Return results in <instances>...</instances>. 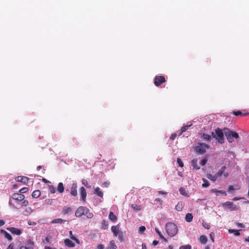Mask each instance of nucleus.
<instances>
[{
	"instance_id": "obj_21",
	"label": "nucleus",
	"mask_w": 249,
	"mask_h": 249,
	"mask_svg": "<svg viewBox=\"0 0 249 249\" xmlns=\"http://www.w3.org/2000/svg\"><path fill=\"white\" fill-rule=\"evenodd\" d=\"M65 221L62 219L61 218H56L54 219L52 221L51 223L52 224H62L63 223H64Z\"/></svg>"
},
{
	"instance_id": "obj_12",
	"label": "nucleus",
	"mask_w": 249,
	"mask_h": 249,
	"mask_svg": "<svg viewBox=\"0 0 249 249\" xmlns=\"http://www.w3.org/2000/svg\"><path fill=\"white\" fill-rule=\"evenodd\" d=\"M80 195L82 198V199L83 201H85L86 196H87V193L84 187H81L80 189Z\"/></svg>"
},
{
	"instance_id": "obj_57",
	"label": "nucleus",
	"mask_w": 249,
	"mask_h": 249,
	"mask_svg": "<svg viewBox=\"0 0 249 249\" xmlns=\"http://www.w3.org/2000/svg\"><path fill=\"white\" fill-rule=\"evenodd\" d=\"M210 238H211V240H212V241L214 242V233L213 232H211L210 234Z\"/></svg>"
},
{
	"instance_id": "obj_22",
	"label": "nucleus",
	"mask_w": 249,
	"mask_h": 249,
	"mask_svg": "<svg viewBox=\"0 0 249 249\" xmlns=\"http://www.w3.org/2000/svg\"><path fill=\"white\" fill-rule=\"evenodd\" d=\"M108 218L112 221H116L117 219L116 216L112 212L109 213Z\"/></svg>"
},
{
	"instance_id": "obj_7",
	"label": "nucleus",
	"mask_w": 249,
	"mask_h": 249,
	"mask_svg": "<svg viewBox=\"0 0 249 249\" xmlns=\"http://www.w3.org/2000/svg\"><path fill=\"white\" fill-rule=\"evenodd\" d=\"M7 230L10 231L12 234L19 235L22 233V230L14 227H8Z\"/></svg>"
},
{
	"instance_id": "obj_55",
	"label": "nucleus",
	"mask_w": 249,
	"mask_h": 249,
	"mask_svg": "<svg viewBox=\"0 0 249 249\" xmlns=\"http://www.w3.org/2000/svg\"><path fill=\"white\" fill-rule=\"evenodd\" d=\"M14 247V243H11L9 246L7 247L6 249H13Z\"/></svg>"
},
{
	"instance_id": "obj_33",
	"label": "nucleus",
	"mask_w": 249,
	"mask_h": 249,
	"mask_svg": "<svg viewBox=\"0 0 249 249\" xmlns=\"http://www.w3.org/2000/svg\"><path fill=\"white\" fill-rule=\"evenodd\" d=\"M32 209L30 208H28L27 209H26V210L23 212L22 214L24 215H28V214H30L32 213Z\"/></svg>"
},
{
	"instance_id": "obj_27",
	"label": "nucleus",
	"mask_w": 249,
	"mask_h": 249,
	"mask_svg": "<svg viewBox=\"0 0 249 249\" xmlns=\"http://www.w3.org/2000/svg\"><path fill=\"white\" fill-rule=\"evenodd\" d=\"M207 238L205 235H201L199 237V241L203 244H205L207 242Z\"/></svg>"
},
{
	"instance_id": "obj_18",
	"label": "nucleus",
	"mask_w": 249,
	"mask_h": 249,
	"mask_svg": "<svg viewBox=\"0 0 249 249\" xmlns=\"http://www.w3.org/2000/svg\"><path fill=\"white\" fill-rule=\"evenodd\" d=\"M192 166L194 167V168L198 170L200 169V167L198 166L197 164V160L196 159H194L191 161Z\"/></svg>"
},
{
	"instance_id": "obj_8",
	"label": "nucleus",
	"mask_w": 249,
	"mask_h": 249,
	"mask_svg": "<svg viewBox=\"0 0 249 249\" xmlns=\"http://www.w3.org/2000/svg\"><path fill=\"white\" fill-rule=\"evenodd\" d=\"M164 82L165 78L163 76H157L155 78L154 84L155 86H159Z\"/></svg>"
},
{
	"instance_id": "obj_41",
	"label": "nucleus",
	"mask_w": 249,
	"mask_h": 249,
	"mask_svg": "<svg viewBox=\"0 0 249 249\" xmlns=\"http://www.w3.org/2000/svg\"><path fill=\"white\" fill-rule=\"evenodd\" d=\"M49 190L52 194L54 193L56 191L55 188L53 185L49 186Z\"/></svg>"
},
{
	"instance_id": "obj_30",
	"label": "nucleus",
	"mask_w": 249,
	"mask_h": 249,
	"mask_svg": "<svg viewBox=\"0 0 249 249\" xmlns=\"http://www.w3.org/2000/svg\"><path fill=\"white\" fill-rule=\"evenodd\" d=\"M41 195V193L39 190H36L33 192L32 194V196L34 198H38Z\"/></svg>"
},
{
	"instance_id": "obj_14",
	"label": "nucleus",
	"mask_w": 249,
	"mask_h": 249,
	"mask_svg": "<svg viewBox=\"0 0 249 249\" xmlns=\"http://www.w3.org/2000/svg\"><path fill=\"white\" fill-rule=\"evenodd\" d=\"M192 125V123L191 122H188L187 125L183 126L181 128V131L178 133V135H181L183 132H185L188 128Z\"/></svg>"
},
{
	"instance_id": "obj_2",
	"label": "nucleus",
	"mask_w": 249,
	"mask_h": 249,
	"mask_svg": "<svg viewBox=\"0 0 249 249\" xmlns=\"http://www.w3.org/2000/svg\"><path fill=\"white\" fill-rule=\"evenodd\" d=\"M225 136L229 142L234 141V139H237L239 135L237 133L231 131L229 129L225 128L223 130Z\"/></svg>"
},
{
	"instance_id": "obj_34",
	"label": "nucleus",
	"mask_w": 249,
	"mask_h": 249,
	"mask_svg": "<svg viewBox=\"0 0 249 249\" xmlns=\"http://www.w3.org/2000/svg\"><path fill=\"white\" fill-rule=\"evenodd\" d=\"M109 244H110V247H109V248H111V249H117V246L115 245V242L113 240L110 241Z\"/></svg>"
},
{
	"instance_id": "obj_44",
	"label": "nucleus",
	"mask_w": 249,
	"mask_h": 249,
	"mask_svg": "<svg viewBox=\"0 0 249 249\" xmlns=\"http://www.w3.org/2000/svg\"><path fill=\"white\" fill-rule=\"evenodd\" d=\"M53 203V199H46L45 200V203L48 205H52Z\"/></svg>"
},
{
	"instance_id": "obj_4",
	"label": "nucleus",
	"mask_w": 249,
	"mask_h": 249,
	"mask_svg": "<svg viewBox=\"0 0 249 249\" xmlns=\"http://www.w3.org/2000/svg\"><path fill=\"white\" fill-rule=\"evenodd\" d=\"M209 148V146L204 143H198L195 148V151L200 154H203L206 152L207 149Z\"/></svg>"
},
{
	"instance_id": "obj_11",
	"label": "nucleus",
	"mask_w": 249,
	"mask_h": 249,
	"mask_svg": "<svg viewBox=\"0 0 249 249\" xmlns=\"http://www.w3.org/2000/svg\"><path fill=\"white\" fill-rule=\"evenodd\" d=\"M12 197L14 199L18 201L23 200L25 198V196L21 194H14Z\"/></svg>"
},
{
	"instance_id": "obj_50",
	"label": "nucleus",
	"mask_w": 249,
	"mask_h": 249,
	"mask_svg": "<svg viewBox=\"0 0 249 249\" xmlns=\"http://www.w3.org/2000/svg\"><path fill=\"white\" fill-rule=\"evenodd\" d=\"M28 189L27 187H23L20 190V192L21 193H25L28 191Z\"/></svg>"
},
{
	"instance_id": "obj_5",
	"label": "nucleus",
	"mask_w": 249,
	"mask_h": 249,
	"mask_svg": "<svg viewBox=\"0 0 249 249\" xmlns=\"http://www.w3.org/2000/svg\"><path fill=\"white\" fill-rule=\"evenodd\" d=\"M223 207L226 210H229L230 211H235L239 209V206L235 205L232 202L227 201L223 204Z\"/></svg>"
},
{
	"instance_id": "obj_28",
	"label": "nucleus",
	"mask_w": 249,
	"mask_h": 249,
	"mask_svg": "<svg viewBox=\"0 0 249 249\" xmlns=\"http://www.w3.org/2000/svg\"><path fill=\"white\" fill-rule=\"evenodd\" d=\"M239 231L238 230H234V229H229L228 230V231L229 233H234V234L235 235V236H239L240 235V233Z\"/></svg>"
},
{
	"instance_id": "obj_6",
	"label": "nucleus",
	"mask_w": 249,
	"mask_h": 249,
	"mask_svg": "<svg viewBox=\"0 0 249 249\" xmlns=\"http://www.w3.org/2000/svg\"><path fill=\"white\" fill-rule=\"evenodd\" d=\"M88 208L84 206H80L78 207L75 213V215L77 217H80L82 215H85V213L87 211Z\"/></svg>"
},
{
	"instance_id": "obj_61",
	"label": "nucleus",
	"mask_w": 249,
	"mask_h": 249,
	"mask_svg": "<svg viewBox=\"0 0 249 249\" xmlns=\"http://www.w3.org/2000/svg\"><path fill=\"white\" fill-rule=\"evenodd\" d=\"M20 249H34V248L22 246L20 248Z\"/></svg>"
},
{
	"instance_id": "obj_53",
	"label": "nucleus",
	"mask_w": 249,
	"mask_h": 249,
	"mask_svg": "<svg viewBox=\"0 0 249 249\" xmlns=\"http://www.w3.org/2000/svg\"><path fill=\"white\" fill-rule=\"evenodd\" d=\"M207 162V160L206 159H204L201 161L200 164L202 166H204V165H205Z\"/></svg>"
},
{
	"instance_id": "obj_45",
	"label": "nucleus",
	"mask_w": 249,
	"mask_h": 249,
	"mask_svg": "<svg viewBox=\"0 0 249 249\" xmlns=\"http://www.w3.org/2000/svg\"><path fill=\"white\" fill-rule=\"evenodd\" d=\"M145 231V227L143 226H141L139 229V233L140 234L142 233Z\"/></svg>"
},
{
	"instance_id": "obj_38",
	"label": "nucleus",
	"mask_w": 249,
	"mask_h": 249,
	"mask_svg": "<svg viewBox=\"0 0 249 249\" xmlns=\"http://www.w3.org/2000/svg\"><path fill=\"white\" fill-rule=\"evenodd\" d=\"M202 180L204 182V183L202 185L203 187H207L210 185V183L206 179L203 178Z\"/></svg>"
},
{
	"instance_id": "obj_58",
	"label": "nucleus",
	"mask_w": 249,
	"mask_h": 249,
	"mask_svg": "<svg viewBox=\"0 0 249 249\" xmlns=\"http://www.w3.org/2000/svg\"><path fill=\"white\" fill-rule=\"evenodd\" d=\"M236 225L239 228H244V225L243 224H242V223H236Z\"/></svg>"
},
{
	"instance_id": "obj_26",
	"label": "nucleus",
	"mask_w": 249,
	"mask_h": 249,
	"mask_svg": "<svg viewBox=\"0 0 249 249\" xmlns=\"http://www.w3.org/2000/svg\"><path fill=\"white\" fill-rule=\"evenodd\" d=\"M64 188L63 183L62 182L59 183L57 187V191L60 193H62L64 192Z\"/></svg>"
},
{
	"instance_id": "obj_25",
	"label": "nucleus",
	"mask_w": 249,
	"mask_h": 249,
	"mask_svg": "<svg viewBox=\"0 0 249 249\" xmlns=\"http://www.w3.org/2000/svg\"><path fill=\"white\" fill-rule=\"evenodd\" d=\"M207 177L208 179L212 180V181H215L217 178H218L216 174L215 175H213L212 174H208Z\"/></svg>"
},
{
	"instance_id": "obj_23",
	"label": "nucleus",
	"mask_w": 249,
	"mask_h": 249,
	"mask_svg": "<svg viewBox=\"0 0 249 249\" xmlns=\"http://www.w3.org/2000/svg\"><path fill=\"white\" fill-rule=\"evenodd\" d=\"M193 218V216L192 213H187L186 214L185 220L187 222H190L192 221Z\"/></svg>"
},
{
	"instance_id": "obj_60",
	"label": "nucleus",
	"mask_w": 249,
	"mask_h": 249,
	"mask_svg": "<svg viewBox=\"0 0 249 249\" xmlns=\"http://www.w3.org/2000/svg\"><path fill=\"white\" fill-rule=\"evenodd\" d=\"M158 194L159 195H166L167 193L162 191H158Z\"/></svg>"
},
{
	"instance_id": "obj_64",
	"label": "nucleus",
	"mask_w": 249,
	"mask_h": 249,
	"mask_svg": "<svg viewBox=\"0 0 249 249\" xmlns=\"http://www.w3.org/2000/svg\"><path fill=\"white\" fill-rule=\"evenodd\" d=\"M142 249H147L146 246L144 243H142Z\"/></svg>"
},
{
	"instance_id": "obj_39",
	"label": "nucleus",
	"mask_w": 249,
	"mask_h": 249,
	"mask_svg": "<svg viewBox=\"0 0 249 249\" xmlns=\"http://www.w3.org/2000/svg\"><path fill=\"white\" fill-rule=\"evenodd\" d=\"M131 207L135 210L139 211L141 210V206L136 204H132Z\"/></svg>"
},
{
	"instance_id": "obj_56",
	"label": "nucleus",
	"mask_w": 249,
	"mask_h": 249,
	"mask_svg": "<svg viewBox=\"0 0 249 249\" xmlns=\"http://www.w3.org/2000/svg\"><path fill=\"white\" fill-rule=\"evenodd\" d=\"M28 224L29 225L31 226H35L36 224V223L35 222L31 221H28Z\"/></svg>"
},
{
	"instance_id": "obj_15",
	"label": "nucleus",
	"mask_w": 249,
	"mask_h": 249,
	"mask_svg": "<svg viewBox=\"0 0 249 249\" xmlns=\"http://www.w3.org/2000/svg\"><path fill=\"white\" fill-rule=\"evenodd\" d=\"M0 233L4 234L5 237L9 241H12L13 240V238L11 235L4 230H0Z\"/></svg>"
},
{
	"instance_id": "obj_35",
	"label": "nucleus",
	"mask_w": 249,
	"mask_h": 249,
	"mask_svg": "<svg viewBox=\"0 0 249 249\" xmlns=\"http://www.w3.org/2000/svg\"><path fill=\"white\" fill-rule=\"evenodd\" d=\"M34 242L32 240L29 239V240L27 241V243H26V246H26V247H32V248H34Z\"/></svg>"
},
{
	"instance_id": "obj_19",
	"label": "nucleus",
	"mask_w": 249,
	"mask_h": 249,
	"mask_svg": "<svg viewBox=\"0 0 249 249\" xmlns=\"http://www.w3.org/2000/svg\"><path fill=\"white\" fill-rule=\"evenodd\" d=\"M94 193L101 197H103V193L100 190L99 187H97L95 189Z\"/></svg>"
},
{
	"instance_id": "obj_9",
	"label": "nucleus",
	"mask_w": 249,
	"mask_h": 249,
	"mask_svg": "<svg viewBox=\"0 0 249 249\" xmlns=\"http://www.w3.org/2000/svg\"><path fill=\"white\" fill-rule=\"evenodd\" d=\"M226 166H222L220 169L219 170V171L216 173V175L217 177H221L222 175L225 177H227L229 176L228 173H224V171L226 169Z\"/></svg>"
},
{
	"instance_id": "obj_37",
	"label": "nucleus",
	"mask_w": 249,
	"mask_h": 249,
	"mask_svg": "<svg viewBox=\"0 0 249 249\" xmlns=\"http://www.w3.org/2000/svg\"><path fill=\"white\" fill-rule=\"evenodd\" d=\"M179 192L181 195H183L184 196H187V194L186 193V191H185V190L184 188H183L182 187H180L179 189Z\"/></svg>"
},
{
	"instance_id": "obj_36",
	"label": "nucleus",
	"mask_w": 249,
	"mask_h": 249,
	"mask_svg": "<svg viewBox=\"0 0 249 249\" xmlns=\"http://www.w3.org/2000/svg\"><path fill=\"white\" fill-rule=\"evenodd\" d=\"M156 232L159 235L160 238L164 239L165 241H166V239L164 237V236L162 235V234L161 233L159 230L157 228L155 229Z\"/></svg>"
},
{
	"instance_id": "obj_3",
	"label": "nucleus",
	"mask_w": 249,
	"mask_h": 249,
	"mask_svg": "<svg viewBox=\"0 0 249 249\" xmlns=\"http://www.w3.org/2000/svg\"><path fill=\"white\" fill-rule=\"evenodd\" d=\"M212 135L213 137L215 138L219 143H224V132L222 129L217 128L215 130V133L212 132Z\"/></svg>"
},
{
	"instance_id": "obj_43",
	"label": "nucleus",
	"mask_w": 249,
	"mask_h": 249,
	"mask_svg": "<svg viewBox=\"0 0 249 249\" xmlns=\"http://www.w3.org/2000/svg\"><path fill=\"white\" fill-rule=\"evenodd\" d=\"M82 183L86 187L88 188H90L91 186L90 185H89L88 181L85 179H83L82 180Z\"/></svg>"
},
{
	"instance_id": "obj_17",
	"label": "nucleus",
	"mask_w": 249,
	"mask_h": 249,
	"mask_svg": "<svg viewBox=\"0 0 249 249\" xmlns=\"http://www.w3.org/2000/svg\"><path fill=\"white\" fill-rule=\"evenodd\" d=\"M76 188H77L76 184L73 183L72 185V186L71 188V194L72 196H76L77 195V193Z\"/></svg>"
},
{
	"instance_id": "obj_13",
	"label": "nucleus",
	"mask_w": 249,
	"mask_h": 249,
	"mask_svg": "<svg viewBox=\"0 0 249 249\" xmlns=\"http://www.w3.org/2000/svg\"><path fill=\"white\" fill-rule=\"evenodd\" d=\"M16 180L18 182H21L24 184L28 182V178L24 176H18L16 178Z\"/></svg>"
},
{
	"instance_id": "obj_1",
	"label": "nucleus",
	"mask_w": 249,
	"mask_h": 249,
	"mask_svg": "<svg viewBox=\"0 0 249 249\" xmlns=\"http://www.w3.org/2000/svg\"><path fill=\"white\" fill-rule=\"evenodd\" d=\"M165 230L168 235L171 237L175 236L178 231L177 226L172 222H168L166 224Z\"/></svg>"
},
{
	"instance_id": "obj_52",
	"label": "nucleus",
	"mask_w": 249,
	"mask_h": 249,
	"mask_svg": "<svg viewBox=\"0 0 249 249\" xmlns=\"http://www.w3.org/2000/svg\"><path fill=\"white\" fill-rule=\"evenodd\" d=\"M233 114L236 116L244 115L243 113L240 111H234Z\"/></svg>"
},
{
	"instance_id": "obj_20",
	"label": "nucleus",
	"mask_w": 249,
	"mask_h": 249,
	"mask_svg": "<svg viewBox=\"0 0 249 249\" xmlns=\"http://www.w3.org/2000/svg\"><path fill=\"white\" fill-rule=\"evenodd\" d=\"M72 210V209L71 207L68 206H64L62 209V213L64 214H66L70 212Z\"/></svg>"
},
{
	"instance_id": "obj_54",
	"label": "nucleus",
	"mask_w": 249,
	"mask_h": 249,
	"mask_svg": "<svg viewBox=\"0 0 249 249\" xmlns=\"http://www.w3.org/2000/svg\"><path fill=\"white\" fill-rule=\"evenodd\" d=\"M109 182L106 181L103 183L102 186L105 187H107L109 186Z\"/></svg>"
},
{
	"instance_id": "obj_48",
	"label": "nucleus",
	"mask_w": 249,
	"mask_h": 249,
	"mask_svg": "<svg viewBox=\"0 0 249 249\" xmlns=\"http://www.w3.org/2000/svg\"><path fill=\"white\" fill-rule=\"evenodd\" d=\"M177 162L180 167H183V163L181 160L179 158L177 159Z\"/></svg>"
},
{
	"instance_id": "obj_46",
	"label": "nucleus",
	"mask_w": 249,
	"mask_h": 249,
	"mask_svg": "<svg viewBox=\"0 0 249 249\" xmlns=\"http://www.w3.org/2000/svg\"><path fill=\"white\" fill-rule=\"evenodd\" d=\"M202 226H203V227L204 228H205V229H208H208H210V228H211V226H210V225H209V224H208V223H205V222H203L202 223Z\"/></svg>"
},
{
	"instance_id": "obj_10",
	"label": "nucleus",
	"mask_w": 249,
	"mask_h": 249,
	"mask_svg": "<svg viewBox=\"0 0 249 249\" xmlns=\"http://www.w3.org/2000/svg\"><path fill=\"white\" fill-rule=\"evenodd\" d=\"M119 228L120 226L118 224L111 227V230L115 236H117L120 232H121Z\"/></svg>"
},
{
	"instance_id": "obj_51",
	"label": "nucleus",
	"mask_w": 249,
	"mask_h": 249,
	"mask_svg": "<svg viewBox=\"0 0 249 249\" xmlns=\"http://www.w3.org/2000/svg\"><path fill=\"white\" fill-rule=\"evenodd\" d=\"M118 238L121 241L123 240V235L122 232H120V233L118 235Z\"/></svg>"
},
{
	"instance_id": "obj_62",
	"label": "nucleus",
	"mask_w": 249,
	"mask_h": 249,
	"mask_svg": "<svg viewBox=\"0 0 249 249\" xmlns=\"http://www.w3.org/2000/svg\"><path fill=\"white\" fill-rule=\"evenodd\" d=\"M97 248H98V249H104V246L102 244H100V245H98Z\"/></svg>"
},
{
	"instance_id": "obj_63",
	"label": "nucleus",
	"mask_w": 249,
	"mask_h": 249,
	"mask_svg": "<svg viewBox=\"0 0 249 249\" xmlns=\"http://www.w3.org/2000/svg\"><path fill=\"white\" fill-rule=\"evenodd\" d=\"M219 192H220L219 194L224 195L225 196H226V195H227L225 191H222V190H219Z\"/></svg>"
},
{
	"instance_id": "obj_40",
	"label": "nucleus",
	"mask_w": 249,
	"mask_h": 249,
	"mask_svg": "<svg viewBox=\"0 0 249 249\" xmlns=\"http://www.w3.org/2000/svg\"><path fill=\"white\" fill-rule=\"evenodd\" d=\"M102 227L103 229H106L108 228L107 222L106 220H103L102 222Z\"/></svg>"
},
{
	"instance_id": "obj_29",
	"label": "nucleus",
	"mask_w": 249,
	"mask_h": 249,
	"mask_svg": "<svg viewBox=\"0 0 249 249\" xmlns=\"http://www.w3.org/2000/svg\"><path fill=\"white\" fill-rule=\"evenodd\" d=\"M183 207V206L182 202H180L177 204V205L176 206L175 208L177 211L179 212V211H182Z\"/></svg>"
},
{
	"instance_id": "obj_59",
	"label": "nucleus",
	"mask_w": 249,
	"mask_h": 249,
	"mask_svg": "<svg viewBox=\"0 0 249 249\" xmlns=\"http://www.w3.org/2000/svg\"><path fill=\"white\" fill-rule=\"evenodd\" d=\"M176 136H177V134L174 133V134H173L171 136V137H170V139H171V140H174L175 139V138L176 137Z\"/></svg>"
},
{
	"instance_id": "obj_31",
	"label": "nucleus",
	"mask_w": 249,
	"mask_h": 249,
	"mask_svg": "<svg viewBox=\"0 0 249 249\" xmlns=\"http://www.w3.org/2000/svg\"><path fill=\"white\" fill-rule=\"evenodd\" d=\"M85 215H86V217L89 219L92 218L93 217V214L90 212L88 208L87 209V211L85 213Z\"/></svg>"
},
{
	"instance_id": "obj_47",
	"label": "nucleus",
	"mask_w": 249,
	"mask_h": 249,
	"mask_svg": "<svg viewBox=\"0 0 249 249\" xmlns=\"http://www.w3.org/2000/svg\"><path fill=\"white\" fill-rule=\"evenodd\" d=\"M179 249H191V246L190 245L182 246L180 247Z\"/></svg>"
},
{
	"instance_id": "obj_16",
	"label": "nucleus",
	"mask_w": 249,
	"mask_h": 249,
	"mask_svg": "<svg viewBox=\"0 0 249 249\" xmlns=\"http://www.w3.org/2000/svg\"><path fill=\"white\" fill-rule=\"evenodd\" d=\"M64 243L66 246L69 248H72L75 246V244L69 239H66L64 240Z\"/></svg>"
},
{
	"instance_id": "obj_42",
	"label": "nucleus",
	"mask_w": 249,
	"mask_h": 249,
	"mask_svg": "<svg viewBox=\"0 0 249 249\" xmlns=\"http://www.w3.org/2000/svg\"><path fill=\"white\" fill-rule=\"evenodd\" d=\"M239 188L240 187H239V186L238 185L235 186V187H234L233 186L230 185L228 187V190L229 191H231V190H237V189H239Z\"/></svg>"
},
{
	"instance_id": "obj_49",
	"label": "nucleus",
	"mask_w": 249,
	"mask_h": 249,
	"mask_svg": "<svg viewBox=\"0 0 249 249\" xmlns=\"http://www.w3.org/2000/svg\"><path fill=\"white\" fill-rule=\"evenodd\" d=\"M211 192L215 193L216 196H219V192H219V190H216L215 189H212L211 190Z\"/></svg>"
},
{
	"instance_id": "obj_32",
	"label": "nucleus",
	"mask_w": 249,
	"mask_h": 249,
	"mask_svg": "<svg viewBox=\"0 0 249 249\" xmlns=\"http://www.w3.org/2000/svg\"><path fill=\"white\" fill-rule=\"evenodd\" d=\"M69 234H70V238L75 241L77 244H79V241L78 239H77L72 234V231H69Z\"/></svg>"
},
{
	"instance_id": "obj_24",
	"label": "nucleus",
	"mask_w": 249,
	"mask_h": 249,
	"mask_svg": "<svg viewBox=\"0 0 249 249\" xmlns=\"http://www.w3.org/2000/svg\"><path fill=\"white\" fill-rule=\"evenodd\" d=\"M201 138L203 140L209 141L211 140L212 137L210 135L203 134L201 136Z\"/></svg>"
}]
</instances>
